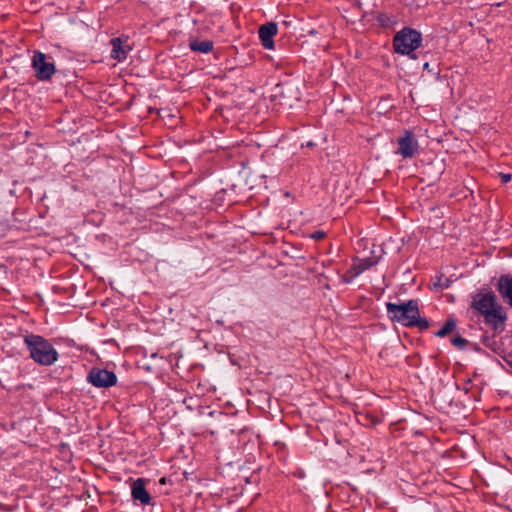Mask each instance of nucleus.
Wrapping results in <instances>:
<instances>
[{
  "label": "nucleus",
  "instance_id": "1",
  "mask_svg": "<svg viewBox=\"0 0 512 512\" xmlns=\"http://www.w3.org/2000/svg\"><path fill=\"white\" fill-rule=\"evenodd\" d=\"M386 310L392 322H397L404 327L418 328L421 332L430 327L429 320L420 316L418 300L410 299L399 304L387 302Z\"/></svg>",
  "mask_w": 512,
  "mask_h": 512
},
{
  "label": "nucleus",
  "instance_id": "2",
  "mask_svg": "<svg viewBox=\"0 0 512 512\" xmlns=\"http://www.w3.org/2000/svg\"><path fill=\"white\" fill-rule=\"evenodd\" d=\"M30 357L39 365L50 366L58 360V352L53 345L40 335L32 333L24 336Z\"/></svg>",
  "mask_w": 512,
  "mask_h": 512
},
{
  "label": "nucleus",
  "instance_id": "3",
  "mask_svg": "<svg viewBox=\"0 0 512 512\" xmlns=\"http://www.w3.org/2000/svg\"><path fill=\"white\" fill-rule=\"evenodd\" d=\"M422 43V34L411 27H404L398 31L393 37V48L396 53L401 55H407L412 59H416L417 56L414 53Z\"/></svg>",
  "mask_w": 512,
  "mask_h": 512
},
{
  "label": "nucleus",
  "instance_id": "4",
  "mask_svg": "<svg viewBox=\"0 0 512 512\" xmlns=\"http://www.w3.org/2000/svg\"><path fill=\"white\" fill-rule=\"evenodd\" d=\"M31 66L35 71V76L39 81H48L56 72L54 61L51 56L41 51H34Z\"/></svg>",
  "mask_w": 512,
  "mask_h": 512
},
{
  "label": "nucleus",
  "instance_id": "5",
  "mask_svg": "<svg viewBox=\"0 0 512 512\" xmlns=\"http://www.w3.org/2000/svg\"><path fill=\"white\" fill-rule=\"evenodd\" d=\"M87 381L94 387L108 388L117 383V376L106 369L92 368L87 375Z\"/></svg>",
  "mask_w": 512,
  "mask_h": 512
},
{
  "label": "nucleus",
  "instance_id": "6",
  "mask_svg": "<svg viewBox=\"0 0 512 512\" xmlns=\"http://www.w3.org/2000/svg\"><path fill=\"white\" fill-rule=\"evenodd\" d=\"M397 143L398 150L396 153L404 159L413 158L418 153L419 143L411 130H405L403 135L398 138Z\"/></svg>",
  "mask_w": 512,
  "mask_h": 512
},
{
  "label": "nucleus",
  "instance_id": "7",
  "mask_svg": "<svg viewBox=\"0 0 512 512\" xmlns=\"http://www.w3.org/2000/svg\"><path fill=\"white\" fill-rule=\"evenodd\" d=\"M498 304L496 295L493 291L478 292L472 296L470 308L479 312L483 316L486 314V311L492 310Z\"/></svg>",
  "mask_w": 512,
  "mask_h": 512
},
{
  "label": "nucleus",
  "instance_id": "8",
  "mask_svg": "<svg viewBox=\"0 0 512 512\" xmlns=\"http://www.w3.org/2000/svg\"><path fill=\"white\" fill-rule=\"evenodd\" d=\"M486 324L490 325L496 332H502L505 328V321L507 315L503 310L502 305L498 304L490 311H486L483 315Z\"/></svg>",
  "mask_w": 512,
  "mask_h": 512
},
{
  "label": "nucleus",
  "instance_id": "9",
  "mask_svg": "<svg viewBox=\"0 0 512 512\" xmlns=\"http://www.w3.org/2000/svg\"><path fill=\"white\" fill-rule=\"evenodd\" d=\"M112 46L111 58L119 62L127 58L128 53L131 51V46L128 43V37H115L110 40Z\"/></svg>",
  "mask_w": 512,
  "mask_h": 512
},
{
  "label": "nucleus",
  "instance_id": "10",
  "mask_svg": "<svg viewBox=\"0 0 512 512\" xmlns=\"http://www.w3.org/2000/svg\"><path fill=\"white\" fill-rule=\"evenodd\" d=\"M278 32V27L275 22H268L259 27L258 34L261 41L262 46L265 49H273L274 48V37Z\"/></svg>",
  "mask_w": 512,
  "mask_h": 512
},
{
  "label": "nucleus",
  "instance_id": "11",
  "mask_svg": "<svg viewBox=\"0 0 512 512\" xmlns=\"http://www.w3.org/2000/svg\"><path fill=\"white\" fill-rule=\"evenodd\" d=\"M376 263L377 261L372 258L358 259L357 262H354L351 268L346 272L343 277V281L345 283H350L354 278L374 266Z\"/></svg>",
  "mask_w": 512,
  "mask_h": 512
},
{
  "label": "nucleus",
  "instance_id": "12",
  "mask_svg": "<svg viewBox=\"0 0 512 512\" xmlns=\"http://www.w3.org/2000/svg\"><path fill=\"white\" fill-rule=\"evenodd\" d=\"M146 480L143 478L136 479L132 484L131 495L135 501H139L143 505L151 502V496L146 487Z\"/></svg>",
  "mask_w": 512,
  "mask_h": 512
},
{
  "label": "nucleus",
  "instance_id": "13",
  "mask_svg": "<svg viewBox=\"0 0 512 512\" xmlns=\"http://www.w3.org/2000/svg\"><path fill=\"white\" fill-rule=\"evenodd\" d=\"M496 288L501 297L512 307V276L501 275Z\"/></svg>",
  "mask_w": 512,
  "mask_h": 512
},
{
  "label": "nucleus",
  "instance_id": "14",
  "mask_svg": "<svg viewBox=\"0 0 512 512\" xmlns=\"http://www.w3.org/2000/svg\"><path fill=\"white\" fill-rule=\"evenodd\" d=\"M198 167H199L200 176L198 179H194V185L196 184L197 181H200V180L204 179L206 176H209L212 174L213 162L210 157L200 159L198 162Z\"/></svg>",
  "mask_w": 512,
  "mask_h": 512
},
{
  "label": "nucleus",
  "instance_id": "15",
  "mask_svg": "<svg viewBox=\"0 0 512 512\" xmlns=\"http://www.w3.org/2000/svg\"><path fill=\"white\" fill-rule=\"evenodd\" d=\"M240 440L243 442L245 448H247L248 446H250L251 448H259L261 446L259 436L255 435L250 431H242L240 434Z\"/></svg>",
  "mask_w": 512,
  "mask_h": 512
},
{
  "label": "nucleus",
  "instance_id": "16",
  "mask_svg": "<svg viewBox=\"0 0 512 512\" xmlns=\"http://www.w3.org/2000/svg\"><path fill=\"white\" fill-rule=\"evenodd\" d=\"M376 21L379 24V26L386 29L392 28L397 23L396 18L392 14L383 12L378 13V15L376 16Z\"/></svg>",
  "mask_w": 512,
  "mask_h": 512
},
{
  "label": "nucleus",
  "instance_id": "17",
  "mask_svg": "<svg viewBox=\"0 0 512 512\" xmlns=\"http://www.w3.org/2000/svg\"><path fill=\"white\" fill-rule=\"evenodd\" d=\"M214 43L211 40H200L194 37V52L208 53L213 50Z\"/></svg>",
  "mask_w": 512,
  "mask_h": 512
},
{
  "label": "nucleus",
  "instance_id": "18",
  "mask_svg": "<svg viewBox=\"0 0 512 512\" xmlns=\"http://www.w3.org/2000/svg\"><path fill=\"white\" fill-rule=\"evenodd\" d=\"M457 326V322L453 317L447 319L443 327L435 333L436 337L443 338L453 332Z\"/></svg>",
  "mask_w": 512,
  "mask_h": 512
},
{
  "label": "nucleus",
  "instance_id": "19",
  "mask_svg": "<svg viewBox=\"0 0 512 512\" xmlns=\"http://www.w3.org/2000/svg\"><path fill=\"white\" fill-rule=\"evenodd\" d=\"M500 455H496L499 459V465L507 470L512 469V456L507 454L505 450H497Z\"/></svg>",
  "mask_w": 512,
  "mask_h": 512
},
{
  "label": "nucleus",
  "instance_id": "20",
  "mask_svg": "<svg viewBox=\"0 0 512 512\" xmlns=\"http://www.w3.org/2000/svg\"><path fill=\"white\" fill-rule=\"evenodd\" d=\"M450 341L453 346L457 347L460 350L464 349L468 343L467 339L463 338L460 335L452 337Z\"/></svg>",
  "mask_w": 512,
  "mask_h": 512
},
{
  "label": "nucleus",
  "instance_id": "21",
  "mask_svg": "<svg viewBox=\"0 0 512 512\" xmlns=\"http://www.w3.org/2000/svg\"><path fill=\"white\" fill-rule=\"evenodd\" d=\"M341 451H342L343 455L340 456L339 458L335 459L336 464L338 466L350 464L348 459L352 458L353 456L350 454L349 450H341Z\"/></svg>",
  "mask_w": 512,
  "mask_h": 512
},
{
  "label": "nucleus",
  "instance_id": "22",
  "mask_svg": "<svg viewBox=\"0 0 512 512\" xmlns=\"http://www.w3.org/2000/svg\"><path fill=\"white\" fill-rule=\"evenodd\" d=\"M383 463H384V461L382 460V458L377 457V459L375 460V462L372 466L365 467L364 469L366 471H376L377 469H383L385 467V465Z\"/></svg>",
  "mask_w": 512,
  "mask_h": 512
},
{
  "label": "nucleus",
  "instance_id": "23",
  "mask_svg": "<svg viewBox=\"0 0 512 512\" xmlns=\"http://www.w3.org/2000/svg\"><path fill=\"white\" fill-rule=\"evenodd\" d=\"M215 412L216 411H214V410H210L209 407H203V406L199 405L198 413H199L200 417L204 416L205 414L212 417L215 414Z\"/></svg>",
  "mask_w": 512,
  "mask_h": 512
},
{
  "label": "nucleus",
  "instance_id": "24",
  "mask_svg": "<svg viewBox=\"0 0 512 512\" xmlns=\"http://www.w3.org/2000/svg\"><path fill=\"white\" fill-rule=\"evenodd\" d=\"M362 417H364L365 419L369 420V422H367L366 424H376L378 422V419L376 417L364 415L362 413L358 414V422L362 421Z\"/></svg>",
  "mask_w": 512,
  "mask_h": 512
},
{
  "label": "nucleus",
  "instance_id": "25",
  "mask_svg": "<svg viewBox=\"0 0 512 512\" xmlns=\"http://www.w3.org/2000/svg\"><path fill=\"white\" fill-rule=\"evenodd\" d=\"M325 236H326V233L324 231L317 230L312 233L311 238H313L314 240H322L323 238H325Z\"/></svg>",
  "mask_w": 512,
  "mask_h": 512
},
{
  "label": "nucleus",
  "instance_id": "26",
  "mask_svg": "<svg viewBox=\"0 0 512 512\" xmlns=\"http://www.w3.org/2000/svg\"><path fill=\"white\" fill-rule=\"evenodd\" d=\"M458 450H455V452H457ZM461 452H463V450H460ZM452 452H454V450H444L443 453L441 454V457L443 459L445 458H449V457H452ZM465 459V456H464V453L461 454V460H464Z\"/></svg>",
  "mask_w": 512,
  "mask_h": 512
},
{
  "label": "nucleus",
  "instance_id": "27",
  "mask_svg": "<svg viewBox=\"0 0 512 512\" xmlns=\"http://www.w3.org/2000/svg\"><path fill=\"white\" fill-rule=\"evenodd\" d=\"M17 508V505H7L4 503H0V510L3 512H11Z\"/></svg>",
  "mask_w": 512,
  "mask_h": 512
},
{
  "label": "nucleus",
  "instance_id": "28",
  "mask_svg": "<svg viewBox=\"0 0 512 512\" xmlns=\"http://www.w3.org/2000/svg\"><path fill=\"white\" fill-rule=\"evenodd\" d=\"M293 476L299 479H304L306 474L302 468H296L295 471L292 472Z\"/></svg>",
  "mask_w": 512,
  "mask_h": 512
},
{
  "label": "nucleus",
  "instance_id": "29",
  "mask_svg": "<svg viewBox=\"0 0 512 512\" xmlns=\"http://www.w3.org/2000/svg\"><path fill=\"white\" fill-rule=\"evenodd\" d=\"M204 394H205V391H204V389L202 388L201 383H199V384H198V386H197V391H196V392L194 391V395H196V396H202V395H204Z\"/></svg>",
  "mask_w": 512,
  "mask_h": 512
},
{
  "label": "nucleus",
  "instance_id": "30",
  "mask_svg": "<svg viewBox=\"0 0 512 512\" xmlns=\"http://www.w3.org/2000/svg\"><path fill=\"white\" fill-rule=\"evenodd\" d=\"M501 177H502V181L504 183H507V182H509L511 180V175L510 174H502Z\"/></svg>",
  "mask_w": 512,
  "mask_h": 512
},
{
  "label": "nucleus",
  "instance_id": "31",
  "mask_svg": "<svg viewBox=\"0 0 512 512\" xmlns=\"http://www.w3.org/2000/svg\"><path fill=\"white\" fill-rule=\"evenodd\" d=\"M58 451L61 452V453H64L65 456L70 457V454L68 453V452H70V450L61 449V450H58Z\"/></svg>",
  "mask_w": 512,
  "mask_h": 512
},
{
  "label": "nucleus",
  "instance_id": "32",
  "mask_svg": "<svg viewBox=\"0 0 512 512\" xmlns=\"http://www.w3.org/2000/svg\"><path fill=\"white\" fill-rule=\"evenodd\" d=\"M423 68H424L425 70H429V63H428V62H426V63L423 65Z\"/></svg>",
  "mask_w": 512,
  "mask_h": 512
},
{
  "label": "nucleus",
  "instance_id": "33",
  "mask_svg": "<svg viewBox=\"0 0 512 512\" xmlns=\"http://www.w3.org/2000/svg\"><path fill=\"white\" fill-rule=\"evenodd\" d=\"M359 457L361 458V460L365 461V459L368 457V455H360Z\"/></svg>",
  "mask_w": 512,
  "mask_h": 512
},
{
  "label": "nucleus",
  "instance_id": "34",
  "mask_svg": "<svg viewBox=\"0 0 512 512\" xmlns=\"http://www.w3.org/2000/svg\"><path fill=\"white\" fill-rule=\"evenodd\" d=\"M183 475H184L185 478H187V475H188L187 471H184Z\"/></svg>",
  "mask_w": 512,
  "mask_h": 512
},
{
  "label": "nucleus",
  "instance_id": "35",
  "mask_svg": "<svg viewBox=\"0 0 512 512\" xmlns=\"http://www.w3.org/2000/svg\"><path fill=\"white\" fill-rule=\"evenodd\" d=\"M189 47L192 49V40L189 41Z\"/></svg>",
  "mask_w": 512,
  "mask_h": 512
},
{
  "label": "nucleus",
  "instance_id": "36",
  "mask_svg": "<svg viewBox=\"0 0 512 512\" xmlns=\"http://www.w3.org/2000/svg\"><path fill=\"white\" fill-rule=\"evenodd\" d=\"M160 482L165 483V478H161Z\"/></svg>",
  "mask_w": 512,
  "mask_h": 512
},
{
  "label": "nucleus",
  "instance_id": "37",
  "mask_svg": "<svg viewBox=\"0 0 512 512\" xmlns=\"http://www.w3.org/2000/svg\"><path fill=\"white\" fill-rule=\"evenodd\" d=\"M366 452H367L368 454H370V452H372V450L367 449V450H366Z\"/></svg>",
  "mask_w": 512,
  "mask_h": 512
}]
</instances>
